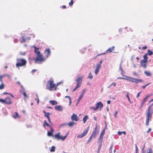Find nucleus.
<instances>
[{"label": "nucleus", "mask_w": 153, "mask_h": 153, "mask_svg": "<svg viewBox=\"0 0 153 153\" xmlns=\"http://www.w3.org/2000/svg\"><path fill=\"white\" fill-rule=\"evenodd\" d=\"M3 76L4 77L5 76H7L8 77H9V78H10V76L8 74H5Z\"/></svg>", "instance_id": "55"}, {"label": "nucleus", "mask_w": 153, "mask_h": 153, "mask_svg": "<svg viewBox=\"0 0 153 153\" xmlns=\"http://www.w3.org/2000/svg\"><path fill=\"white\" fill-rule=\"evenodd\" d=\"M5 103L7 105H10L12 103L11 99L9 97H6L5 98Z\"/></svg>", "instance_id": "12"}, {"label": "nucleus", "mask_w": 153, "mask_h": 153, "mask_svg": "<svg viewBox=\"0 0 153 153\" xmlns=\"http://www.w3.org/2000/svg\"><path fill=\"white\" fill-rule=\"evenodd\" d=\"M26 53L25 52H20V54L21 55L23 56V55H25L26 54Z\"/></svg>", "instance_id": "48"}, {"label": "nucleus", "mask_w": 153, "mask_h": 153, "mask_svg": "<svg viewBox=\"0 0 153 153\" xmlns=\"http://www.w3.org/2000/svg\"><path fill=\"white\" fill-rule=\"evenodd\" d=\"M36 95L37 97V103L38 104L39 103V99L37 95V94H36Z\"/></svg>", "instance_id": "51"}, {"label": "nucleus", "mask_w": 153, "mask_h": 153, "mask_svg": "<svg viewBox=\"0 0 153 153\" xmlns=\"http://www.w3.org/2000/svg\"><path fill=\"white\" fill-rule=\"evenodd\" d=\"M54 131V130L52 128H51L50 131H48L47 134L48 136H51L54 138H56L57 140H61L62 141H64L68 135V133H67L64 137H62L60 135V132L55 134L53 135L52 134V133Z\"/></svg>", "instance_id": "1"}, {"label": "nucleus", "mask_w": 153, "mask_h": 153, "mask_svg": "<svg viewBox=\"0 0 153 153\" xmlns=\"http://www.w3.org/2000/svg\"><path fill=\"white\" fill-rule=\"evenodd\" d=\"M107 52H109V53H111L112 52L111 51V48H108V49L106 51Z\"/></svg>", "instance_id": "47"}, {"label": "nucleus", "mask_w": 153, "mask_h": 153, "mask_svg": "<svg viewBox=\"0 0 153 153\" xmlns=\"http://www.w3.org/2000/svg\"><path fill=\"white\" fill-rule=\"evenodd\" d=\"M47 89L49 90L50 91L52 90L54 88V90H56V86L55 84H54L50 87H49L48 85V84H47Z\"/></svg>", "instance_id": "10"}, {"label": "nucleus", "mask_w": 153, "mask_h": 153, "mask_svg": "<svg viewBox=\"0 0 153 153\" xmlns=\"http://www.w3.org/2000/svg\"><path fill=\"white\" fill-rule=\"evenodd\" d=\"M48 121L52 125H53V124L51 122V121L50 118H48Z\"/></svg>", "instance_id": "56"}, {"label": "nucleus", "mask_w": 153, "mask_h": 153, "mask_svg": "<svg viewBox=\"0 0 153 153\" xmlns=\"http://www.w3.org/2000/svg\"><path fill=\"white\" fill-rule=\"evenodd\" d=\"M151 128H149L148 130L146 131V132L148 133H149V132L151 131Z\"/></svg>", "instance_id": "57"}, {"label": "nucleus", "mask_w": 153, "mask_h": 153, "mask_svg": "<svg viewBox=\"0 0 153 153\" xmlns=\"http://www.w3.org/2000/svg\"><path fill=\"white\" fill-rule=\"evenodd\" d=\"M147 62H143V60H141L140 62V64L141 66L143 67L144 69L146 68L147 67V64H146Z\"/></svg>", "instance_id": "15"}, {"label": "nucleus", "mask_w": 153, "mask_h": 153, "mask_svg": "<svg viewBox=\"0 0 153 153\" xmlns=\"http://www.w3.org/2000/svg\"><path fill=\"white\" fill-rule=\"evenodd\" d=\"M49 103L53 105H56L58 103V102L54 100H50Z\"/></svg>", "instance_id": "21"}, {"label": "nucleus", "mask_w": 153, "mask_h": 153, "mask_svg": "<svg viewBox=\"0 0 153 153\" xmlns=\"http://www.w3.org/2000/svg\"><path fill=\"white\" fill-rule=\"evenodd\" d=\"M21 39H20V42L21 43L25 42L26 39L24 38V36H22Z\"/></svg>", "instance_id": "27"}, {"label": "nucleus", "mask_w": 153, "mask_h": 153, "mask_svg": "<svg viewBox=\"0 0 153 153\" xmlns=\"http://www.w3.org/2000/svg\"><path fill=\"white\" fill-rule=\"evenodd\" d=\"M149 119H146V125L147 126H148L149 125Z\"/></svg>", "instance_id": "34"}, {"label": "nucleus", "mask_w": 153, "mask_h": 153, "mask_svg": "<svg viewBox=\"0 0 153 153\" xmlns=\"http://www.w3.org/2000/svg\"><path fill=\"white\" fill-rule=\"evenodd\" d=\"M44 116L48 119L50 118L49 116L47 114H44Z\"/></svg>", "instance_id": "49"}, {"label": "nucleus", "mask_w": 153, "mask_h": 153, "mask_svg": "<svg viewBox=\"0 0 153 153\" xmlns=\"http://www.w3.org/2000/svg\"><path fill=\"white\" fill-rule=\"evenodd\" d=\"M126 77L129 78V79L125 78H123L122 77H119V78H118L117 79L128 80V81L131 82H134V83H136L137 84L139 83L140 82L143 81V80L141 79H137L136 78H132V77H128V76H126Z\"/></svg>", "instance_id": "3"}, {"label": "nucleus", "mask_w": 153, "mask_h": 153, "mask_svg": "<svg viewBox=\"0 0 153 153\" xmlns=\"http://www.w3.org/2000/svg\"><path fill=\"white\" fill-rule=\"evenodd\" d=\"M55 147L54 146H52L51 147V148L50 149V152H54L55 151Z\"/></svg>", "instance_id": "28"}, {"label": "nucleus", "mask_w": 153, "mask_h": 153, "mask_svg": "<svg viewBox=\"0 0 153 153\" xmlns=\"http://www.w3.org/2000/svg\"><path fill=\"white\" fill-rule=\"evenodd\" d=\"M34 48V52L36 54V57L34 59L35 60V63H37V62H43L45 61V59L43 57L42 55L41 54L40 52L39 51H37V50L39 49V48L36 47L35 46H33Z\"/></svg>", "instance_id": "2"}, {"label": "nucleus", "mask_w": 153, "mask_h": 153, "mask_svg": "<svg viewBox=\"0 0 153 153\" xmlns=\"http://www.w3.org/2000/svg\"><path fill=\"white\" fill-rule=\"evenodd\" d=\"M147 52V53H146L147 55H149V56H151L153 54L152 51L149 49L148 50Z\"/></svg>", "instance_id": "24"}, {"label": "nucleus", "mask_w": 153, "mask_h": 153, "mask_svg": "<svg viewBox=\"0 0 153 153\" xmlns=\"http://www.w3.org/2000/svg\"><path fill=\"white\" fill-rule=\"evenodd\" d=\"M148 153H152V149L150 148H148V151L147 152Z\"/></svg>", "instance_id": "35"}, {"label": "nucleus", "mask_w": 153, "mask_h": 153, "mask_svg": "<svg viewBox=\"0 0 153 153\" xmlns=\"http://www.w3.org/2000/svg\"><path fill=\"white\" fill-rule=\"evenodd\" d=\"M148 55L146 53L143 56L144 59L142 60L143 62H147L148 57L147 56Z\"/></svg>", "instance_id": "18"}, {"label": "nucleus", "mask_w": 153, "mask_h": 153, "mask_svg": "<svg viewBox=\"0 0 153 153\" xmlns=\"http://www.w3.org/2000/svg\"><path fill=\"white\" fill-rule=\"evenodd\" d=\"M18 113L17 112H15V115L13 116L14 118H16V117L18 116Z\"/></svg>", "instance_id": "45"}, {"label": "nucleus", "mask_w": 153, "mask_h": 153, "mask_svg": "<svg viewBox=\"0 0 153 153\" xmlns=\"http://www.w3.org/2000/svg\"><path fill=\"white\" fill-rule=\"evenodd\" d=\"M115 47L114 46H112L111 48V50L114 51V50Z\"/></svg>", "instance_id": "63"}, {"label": "nucleus", "mask_w": 153, "mask_h": 153, "mask_svg": "<svg viewBox=\"0 0 153 153\" xmlns=\"http://www.w3.org/2000/svg\"><path fill=\"white\" fill-rule=\"evenodd\" d=\"M36 69H33V70L32 71V73H34L35 71H36Z\"/></svg>", "instance_id": "64"}, {"label": "nucleus", "mask_w": 153, "mask_h": 153, "mask_svg": "<svg viewBox=\"0 0 153 153\" xmlns=\"http://www.w3.org/2000/svg\"><path fill=\"white\" fill-rule=\"evenodd\" d=\"M62 83V81H60L59 82H57L56 85V87L58 86L59 85L61 84Z\"/></svg>", "instance_id": "41"}, {"label": "nucleus", "mask_w": 153, "mask_h": 153, "mask_svg": "<svg viewBox=\"0 0 153 153\" xmlns=\"http://www.w3.org/2000/svg\"><path fill=\"white\" fill-rule=\"evenodd\" d=\"M4 77L3 75H0V81L2 82V78Z\"/></svg>", "instance_id": "52"}, {"label": "nucleus", "mask_w": 153, "mask_h": 153, "mask_svg": "<svg viewBox=\"0 0 153 153\" xmlns=\"http://www.w3.org/2000/svg\"><path fill=\"white\" fill-rule=\"evenodd\" d=\"M149 95L147 96L146 97H145V98L143 100L142 102V105H143L145 102L146 101V100L148 99V97H149Z\"/></svg>", "instance_id": "26"}, {"label": "nucleus", "mask_w": 153, "mask_h": 153, "mask_svg": "<svg viewBox=\"0 0 153 153\" xmlns=\"http://www.w3.org/2000/svg\"><path fill=\"white\" fill-rule=\"evenodd\" d=\"M89 129V127H88L87 128L85 129V130L81 134L78 135L77 136V138H82L83 137L85 136L88 132Z\"/></svg>", "instance_id": "7"}, {"label": "nucleus", "mask_w": 153, "mask_h": 153, "mask_svg": "<svg viewBox=\"0 0 153 153\" xmlns=\"http://www.w3.org/2000/svg\"><path fill=\"white\" fill-rule=\"evenodd\" d=\"M76 123L75 122H71L68 123L67 125L69 126V127H73L74 125H76Z\"/></svg>", "instance_id": "16"}, {"label": "nucleus", "mask_w": 153, "mask_h": 153, "mask_svg": "<svg viewBox=\"0 0 153 153\" xmlns=\"http://www.w3.org/2000/svg\"><path fill=\"white\" fill-rule=\"evenodd\" d=\"M100 70V69H99L96 68L95 71V73L96 75H97L98 74Z\"/></svg>", "instance_id": "31"}, {"label": "nucleus", "mask_w": 153, "mask_h": 153, "mask_svg": "<svg viewBox=\"0 0 153 153\" xmlns=\"http://www.w3.org/2000/svg\"><path fill=\"white\" fill-rule=\"evenodd\" d=\"M21 88H22V91H25V89L23 87V86L21 85Z\"/></svg>", "instance_id": "61"}, {"label": "nucleus", "mask_w": 153, "mask_h": 153, "mask_svg": "<svg viewBox=\"0 0 153 153\" xmlns=\"http://www.w3.org/2000/svg\"><path fill=\"white\" fill-rule=\"evenodd\" d=\"M96 109H98L99 108H101L103 107V105L101 102H99L95 104Z\"/></svg>", "instance_id": "9"}, {"label": "nucleus", "mask_w": 153, "mask_h": 153, "mask_svg": "<svg viewBox=\"0 0 153 153\" xmlns=\"http://www.w3.org/2000/svg\"><path fill=\"white\" fill-rule=\"evenodd\" d=\"M83 95H82L81 94L79 96V97L78 98V99H79V101H80L81 100V99L83 97Z\"/></svg>", "instance_id": "43"}, {"label": "nucleus", "mask_w": 153, "mask_h": 153, "mask_svg": "<svg viewBox=\"0 0 153 153\" xmlns=\"http://www.w3.org/2000/svg\"><path fill=\"white\" fill-rule=\"evenodd\" d=\"M141 92V91L137 95L136 97L137 98H138L140 96V94Z\"/></svg>", "instance_id": "59"}, {"label": "nucleus", "mask_w": 153, "mask_h": 153, "mask_svg": "<svg viewBox=\"0 0 153 153\" xmlns=\"http://www.w3.org/2000/svg\"><path fill=\"white\" fill-rule=\"evenodd\" d=\"M99 127L98 128L97 124H96L95 128L91 135L94 138H95L97 135L99 134Z\"/></svg>", "instance_id": "5"}, {"label": "nucleus", "mask_w": 153, "mask_h": 153, "mask_svg": "<svg viewBox=\"0 0 153 153\" xmlns=\"http://www.w3.org/2000/svg\"><path fill=\"white\" fill-rule=\"evenodd\" d=\"M85 91H86V90L85 89H83L82 91V94H81V95L83 96L85 93Z\"/></svg>", "instance_id": "50"}, {"label": "nucleus", "mask_w": 153, "mask_h": 153, "mask_svg": "<svg viewBox=\"0 0 153 153\" xmlns=\"http://www.w3.org/2000/svg\"><path fill=\"white\" fill-rule=\"evenodd\" d=\"M105 132V129L103 130L101 132L100 137L99 138L98 140L101 141H102L103 139V137L104 134Z\"/></svg>", "instance_id": "11"}, {"label": "nucleus", "mask_w": 153, "mask_h": 153, "mask_svg": "<svg viewBox=\"0 0 153 153\" xmlns=\"http://www.w3.org/2000/svg\"><path fill=\"white\" fill-rule=\"evenodd\" d=\"M45 126L48 127H49L50 128V129H51V128H52L51 126L50 125L48 124V123H47Z\"/></svg>", "instance_id": "53"}, {"label": "nucleus", "mask_w": 153, "mask_h": 153, "mask_svg": "<svg viewBox=\"0 0 153 153\" xmlns=\"http://www.w3.org/2000/svg\"><path fill=\"white\" fill-rule=\"evenodd\" d=\"M47 123H48L46 121V120H45L44 121V123L43 125V126L44 128H45V126Z\"/></svg>", "instance_id": "42"}, {"label": "nucleus", "mask_w": 153, "mask_h": 153, "mask_svg": "<svg viewBox=\"0 0 153 153\" xmlns=\"http://www.w3.org/2000/svg\"><path fill=\"white\" fill-rule=\"evenodd\" d=\"M93 137L91 136H90L89 139L88 140V141L87 142V144H88L91 141Z\"/></svg>", "instance_id": "38"}, {"label": "nucleus", "mask_w": 153, "mask_h": 153, "mask_svg": "<svg viewBox=\"0 0 153 153\" xmlns=\"http://www.w3.org/2000/svg\"><path fill=\"white\" fill-rule=\"evenodd\" d=\"M4 88V85L3 82H2L1 84L0 85V89L1 90Z\"/></svg>", "instance_id": "33"}, {"label": "nucleus", "mask_w": 153, "mask_h": 153, "mask_svg": "<svg viewBox=\"0 0 153 153\" xmlns=\"http://www.w3.org/2000/svg\"><path fill=\"white\" fill-rule=\"evenodd\" d=\"M96 68L100 69L101 68V65H99L97 63L96 65Z\"/></svg>", "instance_id": "32"}, {"label": "nucleus", "mask_w": 153, "mask_h": 153, "mask_svg": "<svg viewBox=\"0 0 153 153\" xmlns=\"http://www.w3.org/2000/svg\"><path fill=\"white\" fill-rule=\"evenodd\" d=\"M90 109H92V110H94V111H96L97 109H96V107H94L93 106H91L90 107Z\"/></svg>", "instance_id": "37"}, {"label": "nucleus", "mask_w": 153, "mask_h": 153, "mask_svg": "<svg viewBox=\"0 0 153 153\" xmlns=\"http://www.w3.org/2000/svg\"><path fill=\"white\" fill-rule=\"evenodd\" d=\"M50 51L49 49H46L45 52V53L46 54V57L47 58L50 55Z\"/></svg>", "instance_id": "17"}, {"label": "nucleus", "mask_w": 153, "mask_h": 153, "mask_svg": "<svg viewBox=\"0 0 153 153\" xmlns=\"http://www.w3.org/2000/svg\"><path fill=\"white\" fill-rule=\"evenodd\" d=\"M88 115H85L83 119V121L84 123H85L86 122L87 120L88 119Z\"/></svg>", "instance_id": "22"}, {"label": "nucleus", "mask_w": 153, "mask_h": 153, "mask_svg": "<svg viewBox=\"0 0 153 153\" xmlns=\"http://www.w3.org/2000/svg\"><path fill=\"white\" fill-rule=\"evenodd\" d=\"M74 1L73 0H71V2L69 3V4L70 6H72L73 4Z\"/></svg>", "instance_id": "40"}, {"label": "nucleus", "mask_w": 153, "mask_h": 153, "mask_svg": "<svg viewBox=\"0 0 153 153\" xmlns=\"http://www.w3.org/2000/svg\"><path fill=\"white\" fill-rule=\"evenodd\" d=\"M111 85H113V86L115 87L116 86V84L115 83L113 82L111 84Z\"/></svg>", "instance_id": "58"}, {"label": "nucleus", "mask_w": 153, "mask_h": 153, "mask_svg": "<svg viewBox=\"0 0 153 153\" xmlns=\"http://www.w3.org/2000/svg\"><path fill=\"white\" fill-rule=\"evenodd\" d=\"M17 63L16 64L17 68L22 66H26L27 63L26 61L22 59H18L17 60Z\"/></svg>", "instance_id": "4"}, {"label": "nucleus", "mask_w": 153, "mask_h": 153, "mask_svg": "<svg viewBox=\"0 0 153 153\" xmlns=\"http://www.w3.org/2000/svg\"><path fill=\"white\" fill-rule=\"evenodd\" d=\"M80 86H79V85H77L75 87V88L73 90V91H75V90L78 88H79Z\"/></svg>", "instance_id": "39"}, {"label": "nucleus", "mask_w": 153, "mask_h": 153, "mask_svg": "<svg viewBox=\"0 0 153 153\" xmlns=\"http://www.w3.org/2000/svg\"><path fill=\"white\" fill-rule=\"evenodd\" d=\"M82 78L80 77H79L78 78L76 79V81L77 82V85H78L79 86H81V84L82 82Z\"/></svg>", "instance_id": "13"}, {"label": "nucleus", "mask_w": 153, "mask_h": 153, "mask_svg": "<svg viewBox=\"0 0 153 153\" xmlns=\"http://www.w3.org/2000/svg\"><path fill=\"white\" fill-rule=\"evenodd\" d=\"M53 80L52 79H50L48 81L47 84L48 85V86L50 87L54 84L53 83Z\"/></svg>", "instance_id": "19"}, {"label": "nucleus", "mask_w": 153, "mask_h": 153, "mask_svg": "<svg viewBox=\"0 0 153 153\" xmlns=\"http://www.w3.org/2000/svg\"><path fill=\"white\" fill-rule=\"evenodd\" d=\"M147 48V47L146 46H144L142 48V50H146Z\"/></svg>", "instance_id": "54"}, {"label": "nucleus", "mask_w": 153, "mask_h": 153, "mask_svg": "<svg viewBox=\"0 0 153 153\" xmlns=\"http://www.w3.org/2000/svg\"><path fill=\"white\" fill-rule=\"evenodd\" d=\"M78 117L77 115L74 113L71 116V119L72 121H77L78 120Z\"/></svg>", "instance_id": "8"}, {"label": "nucleus", "mask_w": 153, "mask_h": 153, "mask_svg": "<svg viewBox=\"0 0 153 153\" xmlns=\"http://www.w3.org/2000/svg\"><path fill=\"white\" fill-rule=\"evenodd\" d=\"M144 74L147 76H152V74L149 72L145 71H144Z\"/></svg>", "instance_id": "23"}, {"label": "nucleus", "mask_w": 153, "mask_h": 153, "mask_svg": "<svg viewBox=\"0 0 153 153\" xmlns=\"http://www.w3.org/2000/svg\"><path fill=\"white\" fill-rule=\"evenodd\" d=\"M126 97L128 98V100L131 103H132L131 102L130 100L128 95V92H127V94L126 95Z\"/></svg>", "instance_id": "36"}, {"label": "nucleus", "mask_w": 153, "mask_h": 153, "mask_svg": "<svg viewBox=\"0 0 153 153\" xmlns=\"http://www.w3.org/2000/svg\"><path fill=\"white\" fill-rule=\"evenodd\" d=\"M117 113H118V111H115L114 112V116L115 117H117Z\"/></svg>", "instance_id": "46"}, {"label": "nucleus", "mask_w": 153, "mask_h": 153, "mask_svg": "<svg viewBox=\"0 0 153 153\" xmlns=\"http://www.w3.org/2000/svg\"><path fill=\"white\" fill-rule=\"evenodd\" d=\"M102 141H100V140H98V143H99V145L98 146V150H100L102 145Z\"/></svg>", "instance_id": "20"}, {"label": "nucleus", "mask_w": 153, "mask_h": 153, "mask_svg": "<svg viewBox=\"0 0 153 153\" xmlns=\"http://www.w3.org/2000/svg\"><path fill=\"white\" fill-rule=\"evenodd\" d=\"M5 99L4 100H3L2 99H0V102L3 103H5Z\"/></svg>", "instance_id": "44"}, {"label": "nucleus", "mask_w": 153, "mask_h": 153, "mask_svg": "<svg viewBox=\"0 0 153 153\" xmlns=\"http://www.w3.org/2000/svg\"><path fill=\"white\" fill-rule=\"evenodd\" d=\"M54 109L58 111H62L63 110V108L61 105H57L55 107Z\"/></svg>", "instance_id": "14"}, {"label": "nucleus", "mask_w": 153, "mask_h": 153, "mask_svg": "<svg viewBox=\"0 0 153 153\" xmlns=\"http://www.w3.org/2000/svg\"><path fill=\"white\" fill-rule=\"evenodd\" d=\"M93 76L92 75L91 73H90L89 74V76L88 77V78L91 79L93 78Z\"/></svg>", "instance_id": "30"}, {"label": "nucleus", "mask_w": 153, "mask_h": 153, "mask_svg": "<svg viewBox=\"0 0 153 153\" xmlns=\"http://www.w3.org/2000/svg\"><path fill=\"white\" fill-rule=\"evenodd\" d=\"M120 71H121L122 73H121V74H122V75L123 76H124L123 74V73H124V71H123V69H122V68H121V64H120Z\"/></svg>", "instance_id": "29"}, {"label": "nucleus", "mask_w": 153, "mask_h": 153, "mask_svg": "<svg viewBox=\"0 0 153 153\" xmlns=\"http://www.w3.org/2000/svg\"><path fill=\"white\" fill-rule=\"evenodd\" d=\"M65 98H68V99H69V100H70V99H71V98L70 97V96H66L65 97Z\"/></svg>", "instance_id": "62"}, {"label": "nucleus", "mask_w": 153, "mask_h": 153, "mask_svg": "<svg viewBox=\"0 0 153 153\" xmlns=\"http://www.w3.org/2000/svg\"><path fill=\"white\" fill-rule=\"evenodd\" d=\"M151 109V106H149L147 111L146 115L147 119H151L152 117V112H150V110Z\"/></svg>", "instance_id": "6"}, {"label": "nucleus", "mask_w": 153, "mask_h": 153, "mask_svg": "<svg viewBox=\"0 0 153 153\" xmlns=\"http://www.w3.org/2000/svg\"><path fill=\"white\" fill-rule=\"evenodd\" d=\"M117 134L119 135H121L122 134V131H119L118 132H117Z\"/></svg>", "instance_id": "60"}, {"label": "nucleus", "mask_w": 153, "mask_h": 153, "mask_svg": "<svg viewBox=\"0 0 153 153\" xmlns=\"http://www.w3.org/2000/svg\"><path fill=\"white\" fill-rule=\"evenodd\" d=\"M20 91L22 93L25 97H27V96L26 94V93L25 91H22V90H20Z\"/></svg>", "instance_id": "25"}]
</instances>
